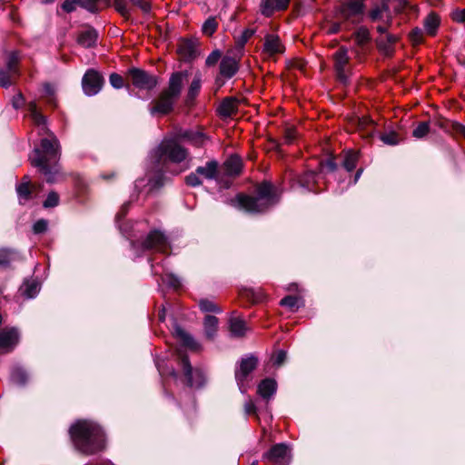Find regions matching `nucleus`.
I'll list each match as a JSON object with an SVG mask.
<instances>
[{
	"instance_id": "nucleus-1",
	"label": "nucleus",
	"mask_w": 465,
	"mask_h": 465,
	"mask_svg": "<svg viewBox=\"0 0 465 465\" xmlns=\"http://www.w3.org/2000/svg\"><path fill=\"white\" fill-rule=\"evenodd\" d=\"M27 110L34 124L48 134V136L42 138L40 144L35 147L29 160L31 164L36 167L45 177L47 183H54L61 173L59 164L61 156L60 143L57 137L48 131L46 117L39 112L35 101H31L27 104Z\"/></svg>"
},
{
	"instance_id": "nucleus-2",
	"label": "nucleus",
	"mask_w": 465,
	"mask_h": 465,
	"mask_svg": "<svg viewBox=\"0 0 465 465\" xmlns=\"http://www.w3.org/2000/svg\"><path fill=\"white\" fill-rule=\"evenodd\" d=\"M69 431L76 450L83 454L93 455L104 448V433L102 428L92 420H77Z\"/></svg>"
},
{
	"instance_id": "nucleus-3",
	"label": "nucleus",
	"mask_w": 465,
	"mask_h": 465,
	"mask_svg": "<svg viewBox=\"0 0 465 465\" xmlns=\"http://www.w3.org/2000/svg\"><path fill=\"white\" fill-rule=\"evenodd\" d=\"M255 196L239 194L237 203L240 208L251 213H262L277 203L276 190L269 182L260 183Z\"/></svg>"
},
{
	"instance_id": "nucleus-4",
	"label": "nucleus",
	"mask_w": 465,
	"mask_h": 465,
	"mask_svg": "<svg viewBox=\"0 0 465 465\" xmlns=\"http://www.w3.org/2000/svg\"><path fill=\"white\" fill-rule=\"evenodd\" d=\"M186 75L185 72L172 74L168 87L160 94L158 99L153 102V105L150 108L151 114L165 115L173 110V106L182 93L183 80Z\"/></svg>"
},
{
	"instance_id": "nucleus-5",
	"label": "nucleus",
	"mask_w": 465,
	"mask_h": 465,
	"mask_svg": "<svg viewBox=\"0 0 465 465\" xmlns=\"http://www.w3.org/2000/svg\"><path fill=\"white\" fill-rule=\"evenodd\" d=\"M362 15V0H345L339 7V22L333 23L328 32L330 34H337L342 29L349 30L353 25L361 21Z\"/></svg>"
},
{
	"instance_id": "nucleus-6",
	"label": "nucleus",
	"mask_w": 465,
	"mask_h": 465,
	"mask_svg": "<svg viewBox=\"0 0 465 465\" xmlns=\"http://www.w3.org/2000/svg\"><path fill=\"white\" fill-rule=\"evenodd\" d=\"M179 140L168 139L163 141L158 147L152 153L151 157L154 159L156 167L159 171L163 170L165 160L172 163H180L184 161L188 155L186 148L178 143Z\"/></svg>"
},
{
	"instance_id": "nucleus-7",
	"label": "nucleus",
	"mask_w": 465,
	"mask_h": 465,
	"mask_svg": "<svg viewBox=\"0 0 465 465\" xmlns=\"http://www.w3.org/2000/svg\"><path fill=\"white\" fill-rule=\"evenodd\" d=\"M134 249L141 248L143 251H154L166 253L170 250L167 236L160 230H152L140 242H132Z\"/></svg>"
},
{
	"instance_id": "nucleus-8",
	"label": "nucleus",
	"mask_w": 465,
	"mask_h": 465,
	"mask_svg": "<svg viewBox=\"0 0 465 465\" xmlns=\"http://www.w3.org/2000/svg\"><path fill=\"white\" fill-rule=\"evenodd\" d=\"M219 174V163L216 160L208 161L205 165L198 166L195 172L185 177V183L191 187H197L203 183V179L216 180Z\"/></svg>"
},
{
	"instance_id": "nucleus-9",
	"label": "nucleus",
	"mask_w": 465,
	"mask_h": 465,
	"mask_svg": "<svg viewBox=\"0 0 465 465\" xmlns=\"http://www.w3.org/2000/svg\"><path fill=\"white\" fill-rule=\"evenodd\" d=\"M257 364L258 359L253 355H247L239 361V367L235 369V380L242 393L246 392L248 378Z\"/></svg>"
},
{
	"instance_id": "nucleus-10",
	"label": "nucleus",
	"mask_w": 465,
	"mask_h": 465,
	"mask_svg": "<svg viewBox=\"0 0 465 465\" xmlns=\"http://www.w3.org/2000/svg\"><path fill=\"white\" fill-rule=\"evenodd\" d=\"M180 364L186 378L187 385L193 388H201L206 381L205 373L203 370L193 369L186 355L179 352Z\"/></svg>"
},
{
	"instance_id": "nucleus-11",
	"label": "nucleus",
	"mask_w": 465,
	"mask_h": 465,
	"mask_svg": "<svg viewBox=\"0 0 465 465\" xmlns=\"http://www.w3.org/2000/svg\"><path fill=\"white\" fill-rule=\"evenodd\" d=\"M127 75L132 84L138 89L151 91L158 84L157 76L140 68H130L127 72Z\"/></svg>"
},
{
	"instance_id": "nucleus-12",
	"label": "nucleus",
	"mask_w": 465,
	"mask_h": 465,
	"mask_svg": "<svg viewBox=\"0 0 465 465\" xmlns=\"http://www.w3.org/2000/svg\"><path fill=\"white\" fill-rule=\"evenodd\" d=\"M175 139L184 141L194 147H203L209 140L208 135L201 127L196 128H180L175 132Z\"/></svg>"
},
{
	"instance_id": "nucleus-13",
	"label": "nucleus",
	"mask_w": 465,
	"mask_h": 465,
	"mask_svg": "<svg viewBox=\"0 0 465 465\" xmlns=\"http://www.w3.org/2000/svg\"><path fill=\"white\" fill-rule=\"evenodd\" d=\"M262 459L270 465H289L291 461L290 450L286 444L278 443L264 453Z\"/></svg>"
},
{
	"instance_id": "nucleus-14",
	"label": "nucleus",
	"mask_w": 465,
	"mask_h": 465,
	"mask_svg": "<svg viewBox=\"0 0 465 465\" xmlns=\"http://www.w3.org/2000/svg\"><path fill=\"white\" fill-rule=\"evenodd\" d=\"M334 69L337 79L346 84L349 80L348 64L350 57L348 55V49L344 46L340 47L333 54Z\"/></svg>"
},
{
	"instance_id": "nucleus-15",
	"label": "nucleus",
	"mask_w": 465,
	"mask_h": 465,
	"mask_svg": "<svg viewBox=\"0 0 465 465\" xmlns=\"http://www.w3.org/2000/svg\"><path fill=\"white\" fill-rule=\"evenodd\" d=\"M103 84V76L94 69H88L82 79L84 93L88 96L98 94Z\"/></svg>"
},
{
	"instance_id": "nucleus-16",
	"label": "nucleus",
	"mask_w": 465,
	"mask_h": 465,
	"mask_svg": "<svg viewBox=\"0 0 465 465\" xmlns=\"http://www.w3.org/2000/svg\"><path fill=\"white\" fill-rule=\"evenodd\" d=\"M18 331L15 328H5L0 331V352H8L17 344Z\"/></svg>"
},
{
	"instance_id": "nucleus-17",
	"label": "nucleus",
	"mask_w": 465,
	"mask_h": 465,
	"mask_svg": "<svg viewBox=\"0 0 465 465\" xmlns=\"http://www.w3.org/2000/svg\"><path fill=\"white\" fill-rule=\"evenodd\" d=\"M285 47L277 35L267 34L264 37L262 53L268 56L282 54Z\"/></svg>"
},
{
	"instance_id": "nucleus-18",
	"label": "nucleus",
	"mask_w": 465,
	"mask_h": 465,
	"mask_svg": "<svg viewBox=\"0 0 465 465\" xmlns=\"http://www.w3.org/2000/svg\"><path fill=\"white\" fill-rule=\"evenodd\" d=\"M399 39L400 36L398 35L389 33L384 35H379L376 39V44L383 54L391 56L394 53L395 45Z\"/></svg>"
},
{
	"instance_id": "nucleus-19",
	"label": "nucleus",
	"mask_w": 465,
	"mask_h": 465,
	"mask_svg": "<svg viewBox=\"0 0 465 465\" xmlns=\"http://www.w3.org/2000/svg\"><path fill=\"white\" fill-rule=\"evenodd\" d=\"M220 75L225 79H231L233 77L239 70V60L225 55L222 58L220 63Z\"/></svg>"
},
{
	"instance_id": "nucleus-20",
	"label": "nucleus",
	"mask_w": 465,
	"mask_h": 465,
	"mask_svg": "<svg viewBox=\"0 0 465 465\" xmlns=\"http://www.w3.org/2000/svg\"><path fill=\"white\" fill-rule=\"evenodd\" d=\"M276 390V381L272 379L267 378L259 383L257 392L262 398L269 401L275 394Z\"/></svg>"
},
{
	"instance_id": "nucleus-21",
	"label": "nucleus",
	"mask_w": 465,
	"mask_h": 465,
	"mask_svg": "<svg viewBox=\"0 0 465 465\" xmlns=\"http://www.w3.org/2000/svg\"><path fill=\"white\" fill-rule=\"evenodd\" d=\"M98 34L95 29L88 27L80 32L77 37V42L84 48H90L95 45Z\"/></svg>"
},
{
	"instance_id": "nucleus-22",
	"label": "nucleus",
	"mask_w": 465,
	"mask_h": 465,
	"mask_svg": "<svg viewBox=\"0 0 465 465\" xmlns=\"http://www.w3.org/2000/svg\"><path fill=\"white\" fill-rule=\"evenodd\" d=\"M238 111V100L227 97L222 101L218 107V114L223 117H231Z\"/></svg>"
},
{
	"instance_id": "nucleus-23",
	"label": "nucleus",
	"mask_w": 465,
	"mask_h": 465,
	"mask_svg": "<svg viewBox=\"0 0 465 465\" xmlns=\"http://www.w3.org/2000/svg\"><path fill=\"white\" fill-rule=\"evenodd\" d=\"M440 25V18L434 12H430L423 21L424 31L430 36L436 35Z\"/></svg>"
},
{
	"instance_id": "nucleus-24",
	"label": "nucleus",
	"mask_w": 465,
	"mask_h": 465,
	"mask_svg": "<svg viewBox=\"0 0 465 465\" xmlns=\"http://www.w3.org/2000/svg\"><path fill=\"white\" fill-rule=\"evenodd\" d=\"M229 329L231 334L234 337H242L247 331L245 322L242 318L234 315H232L229 320Z\"/></svg>"
},
{
	"instance_id": "nucleus-25",
	"label": "nucleus",
	"mask_w": 465,
	"mask_h": 465,
	"mask_svg": "<svg viewBox=\"0 0 465 465\" xmlns=\"http://www.w3.org/2000/svg\"><path fill=\"white\" fill-rule=\"evenodd\" d=\"M21 259L20 253L15 249H0V267L6 268L13 262L20 261Z\"/></svg>"
},
{
	"instance_id": "nucleus-26",
	"label": "nucleus",
	"mask_w": 465,
	"mask_h": 465,
	"mask_svg": "<svg viewBox=\"0 0 465 465\" xmlns=\"http://www.w3.org/2000/svg\"><path fill=\"white\" fill-rule=\"evenodd\" d=\"M35 186H31V182L28 176L23 178V182L16 186V193L20 203L26 202L30 199Z\"/></svg>"
},
{
	"instance_id": "nucleus-27",
	"label": "nucleus",
	"mask_w": 465,
	"mask_h": 465,
	"mask_svg": "<svg viewBox=\"0 0 465 465\" xmlns=\"http://www.w3.org/2000/svg\"><path fill=\"white\" fill-rule=\"evenodd\" d=\"M174 333L183 347L193 351H197L199 349V344L195 341V340L182 328L176 327Z\"/></svg>"
},
{
	"instance_id": "nucleus-28",
	"label": "nucleus",
	"mask_w": 465,
	"mask_h": 465,
	"mask_svg": "<svg viewBox=\"0 0 465 465\" xmlns=\"http://www.w3.org/2000/svg\"><path fill=\"white\" fill-rule=\"evenodd\" d=\"M242 160L240 157L233 155L231 156L225 163H224V169L225 173L228 175L235 176L240 174L242 171Z\"/></svg>"
},
{
	"instance_id": "nucleus-29",
	"label": "nucleus",
	"mask_w": 465,
	"mask_h": 465,
	"mask_svg": "<svg viewBox=\"0 0 465 465\" xmlns=\"http://www.w3.org/2000/svg\"><path fill=\"white\" fill-rule=\"evenodd\" d=\"M203 325L206 337L208 339H213L218 330V319L213 315H206Z\"/></svg>"
},
{
	"instance_id": "nucleus-30",
	"label": "nucleus",
	"mask_w": 465,
	"mask_h": 465,
	"mask_svg": "<svg viewBox=\"0 0 465 465\" xmlns=\"http://www.w3.org/2000/svg\"><path fill=\"white\" fill-rule=\"evenodd\" d=\"M21 60V55L18 51H12L7 54L6 61H5V68L8 69L11 73L20 74L18 64Z\"/></svg>"
},
{
	"instance_id": "nucleus-31",
	"label": "nucleus",
	"mask_w": 465,
	"mask_h": 465,
	"mask_svg": "<svg viewBox=\"0 0 465 465\" xmlns=\"http://www.w3.org/2000/svg\"><path fill=\"white\" fill-rule=\"evenodd\" d=\"M130 4L131 1L129 0H114L115 11L125 20H129L132 17L133 8L130 6Z\"/></svg>"
},
{
	"instance_id": "nucleus-32",
	"label": "nucleus",
	"mask_w": 465,
	"mask_h": 465,
	"mask_svg": "<svg viewBox=\"0 0 465 465\" xmlns=\"http://www.w3.org/2000/svg\"><path fill=\"white\" fill-rule=\"evenodd\" d=\"M358 129L363 133L364 136H371L374 132V122L369 117L359 118Z\"/></svg>"
},
{
	"instance_id": "nucleus-33",
	"label": "nucleus",
	"mask_w": 465,
	"mask_h": 465,
	"mask_svg": "<svg viewBox=\"0 0 465 465\" xmlns=\"http://www.w3.org/2000/svg\"><path fill=\"white\" fill-rule=\"evenodd\" d=\"M11 381L18 386H23L27 382L28 375L24 369L16 367L11 372Z\"/></svg>"
},
{
	"instance_id": "nucleus-34",
	"label": "nucleus",
	"mask_w": 465,
	"mask_h": 465,
	"mask_svg": "<svg viewBox=\"0 0 465 465\" xmlns=\"http://www.w3.org/2000/svg\"><path fill=\"white\" fill-rule=\"evenodd\" d=\"M78 2V6L87 10L90 13L95 14L100 11L99 1L100 0H76ZM110 3L109 0H106V5Z\"/></svg>"
},
{
	"instance_id": "nucleus-35",
	"label": "nucleus",
	"mask_w": 465,
	"mask_h": 465,
	"mask_svg": "<svg viewBox=\"0 0 465 465\" xmlns=\"http://www.w3.org/2000/svg\"><path fill=\"white\" fill-rule=\"evenodd\" d=\"M354 40L357 45L363 47L370 41L369 30L365 27H360L354 33Z\"/></svg>"
},
{
	"instance_id": "nucleus-36",
	"label": "nucleus",
	"mask_w": 465,
	"mask_h": 465,
	"mask_svg": "<svg viewBox=\"0 0 465 465\" xmlns=\"http://www.w3.org/2000/svg\"><path fill=\"white\" fill-rule=\"evenodd\" d=\"M44 96L46 98V103L55 107L56 106V97H55V89L54 86L49 83H45L43 85Z\"/></svg>"
},
{
	"instance_id": "nucleus-37",
	"label": "nucleus",
	"mask_w": 465,
	"mask_h": 465,
	"mask_svg": "<svg viewBox=\"0 0 465 465\" xmlns=\"http://www.w3.org/2000/svg\"><path fill=\"white\" fill-rule=\"evenodd\" d=\"M218 28V22L214 16H210L206 19V21L203 24L202 32L203 35L211 36L213 35Z\"/></svg>"
},
{
	"instance_id": "nucleus-38",
	"label": "nucleus",
	"mask_w": 465,
	"mask_h": 465,
	"mask_svg": "<svg viewBox=\"0 0 465 465\" xmlns=\"http://www.w3.org/2000/svg\"><path fill=\"white\" fill-rule=\"evenodd\" d=\"M358 153L353 151H348L344 155L343 166L348 172H351L357 164Z\"/></svg>"
},
{
	"instance_id": "nucleus-39",
	"label": "nucleus",
	"mask_w": 465,
	"mask_h": 465,
	"mask_svg": "<svg viewBox=\"0 0 465 465\" xmlns=\"http://www.w3.org/2000/svg\"><path fill=\"white\" fill-rule=\"evenodd\" d=\"M260 11L266 17L272 16L276 12L275 0H261Z\"/></svg>"
},
{
	"instance_id": "nucleus-40",
	"label": "nucleus",
	"mask_w": 465,
	"mask_h": 465,
	"mask_svg": "<svg viewBox=\"0 0 465 465\" xmlns=\"http://www.w3.org/2000/svg\"><path fill=\"white\" fill-rule=\"evenodd\" d=\"M201 84H202L201 76L196 75L193 78V80L192 81V83L189 86V89H188V94H187L188 101L193 100L198 95L200 89H201Z\"/></svg>"
},
{
	"instance_id": "nucleus-41",
	"label": "nucleus",
	"mask_w": 465,
	"mask_h": 465,
	"mask_svg": "<svg viewBox=\"0 0 465 465\" xmlns=\"http://www.w3.org/2000/svg\"><path fill=\"white\" fill-rule=\"evenodd\" d=\"M256 30L252 28L245 29L240 35L235 37L236 46L243 49L249 39L255 34Z\"/></svg>"
},
{
	"instance_id": "nucleus-42",
	"label": "nucleus",
	"mask_w": 465,
	"mask_h": 465,
	"mask_svg": "<svg viewBox=\"0 0 465 465\" xmlns=\"http://www.w3.org/2000/svg\"><path fill=\"white\" fill-rule=\"evenodd\" d=\"M14 76H18L16 74L11 73L6 68H0V86L3 88H8L12 85V78Z\"/></svg>"
},
{
	"instance_id": "nucleus-43",
	"label": "nucleus",
	"mask_w": 465,
	"mask_h": 465,
	"mask_svg": "<svg viewBox=\"0 0 465 465\" xmlns=\"http://www.w3.org/2000/svg\"><path fill=\"white\" fill-rule=\"evenodd\" d=\"M38 292H39V285L36 282L32 281V282H25L24 283L23 292L25 297L30 298V299L34 298L36 296Z\"/></svg>"
},
{
	"instance_id": "nucleus-44",
	"label": "nucleus",
	"mask_w": 465,
	"mask_h": 465,
	"mask_svg": "<svg viewBox=\"0 0 465 465\" xmlns=\"http://www.w3.org/2000/svg\"><path fill=\"white\" fill-rule=\"evenodd\" d=\"M280 304L289 308L292 312H295L300 307V299L296 296L288 295L281 300Z\"/></svg>"
},
{
	"instance_id": "nucleus-45",
	"label": "nucleus",
	"mask_w": 465,
	"mask_h": 465,
	"mask_svg": "<svg viewBox=\"0 0 465 465\" xmlns=\"http://www.w3.org/2000/svg\"><path fill=\"white\" fill-rule=\"evenodd\" d=\"M200 309L204 312H221L222 310L214 303L213 301L203 299L199 302Z\"/></svg>"
},
{
	"instance_id": "nucleus-46",
	"label": "nucleus",
	"mask_w": 465,
	"mask_h": 465,
	"mask_svg": "<svg viewBox=\"0 0 465 465\" xmlns=\"http://www.w3.org/2000/svg\"><path fill=\"white\" fill-rule=\"evenodd\" d=\"M430 132L429 122H420L416 128L412 131L413 137L421 139L425 137Z\"/></svg>"
},
{
	"instance_id": "nucleus-47",
	"label": "nucleus",
	"mask_w": 465,
	"mask_h": 465,
	"mask_svg": "<svg viewBox=\"0 0 465 465\" xmlns=\"http://www.w3.org/2000/svg\"><path fill=\"white\" fill-rule=\"evenodd\" d=\"M317 174L314 172H307L302 177L300 178L299 183L304 188H307L309 191H312L311 183L316 182Z\"/></svg>"
},
{
	"instance_id": "nucleus-48",
	"label": "nucleus",
	"mask_w": 465,
	"mask_h": 465,
	"mask_svg": "<svg viewBox=\"0 0 465 465\" xmlns=\"http://www.w3.org/2000/svg\"><path fill=\"white\" fill-rule=\"evenodd\" d=\"M163 283L173 289H178L181 286L180 279L172 273H165L161 276Z\"/></svg>"
},
{
	"instance_id": "nucleus-49",
	"label": "nucleus",
	"mask_w": 465,
	"mask_h": 465,
	"mask_svg": "<svg viewBox=\"0 0 465 465\" xmlns=\"http://www.w3.org/2000/svg\"><path fill=\"white\" fill-rule=\"evenodd\" d=\"M381 140L389 145H396L399 143L398 134L394 132L386 133L381 135Z\"/></svg>"
},
{
	"instance_id": "nucleus-50",
	"label": "nucleus",
	"mask_w": 465,
	"mask_h": 465,
	"mask_svg": "<svg viewBox=\"0 0 465 465\" xmlns=\"http://www.w3.org/2000/svg\"><path fill=\"white\" fill-rule=\"evenodd\" d=\"M59 203V196L56 193L51 192L48 193L45 201L44 202L45 208L55 207Z\"/></svg>"
},
{
	"instance_id": "nucleus-51",
	"label": "nucleus",
	"mask_w": 465,
	"mask_h": 465,
	"mask_svg": "<svg viewBox=\"0 0 465 465\" xmlns=\"http://www.w3.org/2000/svg\"><path fill=\"white\" fill-rule=\"evenodd\" d=\"M296 137H297V132H296L295 128L286 127L284 129L283 139H284L285 143H287V144L292 143L296 140Z\"/></svg>"
},
{
	"instance_id": "nucleus-52",
	"label": "nucleus",
	"mask_w": 465,
	"mask_h": 465,
	"mask_svg": "<svg viewBox=\"0 0 465 465\" xmlns=\"http://www.w3.org/2000/svg\"><path fill=\"white\" fill-rule=\"evenodd\" d=\"M287 353L285 351L280 350L274 355L272 356V362L274 366H281L286 360Z\"/></svg>"
},
{
	"instance_id": "nucleus-53",
	"label": "nucleus",
	"mask_w": 465,
	"mask_h": 465,
	"mask_svg": "<svg viewBox=\"0 0 465 465\" xmlns=\"http://www.w3.org/2000/svg\"><path fill=\"white\" fill-rule=\"evenodd\" d=\"M411 41L413 45H420L423 39V30L420 28H414L410 34Z\"/></svg>"
},
{
	"instance_id": "nucleus-54",
	"label": "nucleus",
	"mask_w": 465,
	"mask_h": 465,
	"mask_svg": "<svg viewBox=\"0 0 465 465\" xmlns=\"http://www.w3.org/2000/svg\"><path fill=\"white\" fill-rule=\"evenodd\" d=\"M109 82L111 85L116 89H120L124 86V78L116 73L110 74Z\"/></svg>"
},
{
	"instance_id": "nucleus-55",
	"label": "nucleus",
	"mask_w": 465,
	"mask_h": 465,
	"mask_svg": "<svg viewBox=\"0 0 465 465\" xmlns=\"http://www.w3.org/2000/svg\"><path fill=\"white\" fill-rule=\"evenodd\" d=\"M221 52L219 50H213L206 58L205 64L207 66H213L218 63L221 59Z\"/></svg>"
},
{
	"instance_id": "nucleus-56",
	"label": "nucleus",
	"mask_w": 465,
	"mask_h": 465,
	"mask_svg": "<svg viewBox=\"0 0 465 465\" xmlns=\"http://www.w3.org/2000/svg\"><path fill=\"white\" fill-rule=\"evenodd\" d=\"M47 225H48V223L46 220L40 219L34 223L33 231L36 234L43 233L46 231Z\"/></svg>"
},
{
	"instance_id": "nucleus-57",
	"label": "nucleus",
	"mask_w": 465,
	"mask_h": 465,
	"mask_svg": "<svg viewBox=\"0 0 465 465\" xmlns=\"http://www.w3.org/2000/svg\"><path fill=\"white\" fill-rule=\"evenodd\" d=\"M25 104V99L22 93H18L12 98V105L15 109H20Z\"/></svg>"
},
{
	"instance_id": "nucleus-58",
	"label": "nucleus",
	"mask_w": 465,
	"mask_h": 465,
	"mask_svg": "<svg viewBox=\"0 0 465 465\" xmlns=\"http://www.w3.org/2000/svg\"><path fill=\"white\" fill-rule=\"evenodd\" d=\"M78 6V2L76 0H65L62 4V9L66 13H72Z\"/></svg>"
},
{
	"instance_id": "nucleus-59",
	"label": "nucleus",
	"mask_w": 465,
	"mask_h": 465,
	"mask_svg": "<svg viewBox=\"0 0 465 465\" xmlns=\"http://www.w3.org/2000/svg\"><path fill=\"white\" fill-rule=\"evenodd\" d=\"M390 26H391V22L388 20L386 22H382L381 24L378 25L376 26V30L380 34V35H384L391 33L389 31Z\"/></svg>"
},
{
	"instance_id": "nucleus-60",
	"label": "nucleus",
	"mask_w": 465,
	"mask_h": 465,
	"mask_svg": "<svg viewBox=\"0 0 465 465\" xmlns=\"http://www.w3.org/2000/svg\"><path fill=\"white\" fill-rule=\"evenodd\" d=\"M451 18L453 19V21L455 22H458V23H462L465 21V9H458V10H455L452 14H451Z\"/></svg>"
},
{
	"instance_id": "nucleus-61",
	"label": "nucleus",
	"mask_w": 465,
	"mask_h": 465,
	"mask_svg": "<svg viewBox=\"0 0 465 465\" xmlns=\"http://www.w3.org/2000/svg\"><path fill=\"white\" fill-rule=\"evenodd\" d=\"M383 13V9L380 7H376L370 12V17L372 21H378L381 18Z\"/></svg>"
},
{
	"instance_id": "nucleus-62",
	"label": "nucleus",
	"mask_w": 465,
	"mask_h": 465,
	"mask_svg": "<svg viewBox=\"0 0 465 465\" xmlns=\"http://www.w3.org/2000/svg\"><path fill=\"white\" fill-rule=\"evenodd\" d=\"M244 410L246 414L248 415L256 414V406L252 400H249L248 401L245 402Z\"/></svg>"
},
{
	"instance_id": "nucleus-63",
	"label": "nucleus",
	"mask_w": 465,
	"mask_h": 465,
	"mask_svg": "<svg viewBox=\"0 0 465 465\" xmlns=\"http://www.w3.org/2000/svg\"><path fill=\"white\" fill-rule=\"evenodd\" d=\"M129 204V203H124L123 206L121 207V210L116 213L115 219L117 222H119L125 216V214L128 212Z\"/></svg>"
},
{
	"instance_id": "nucleus-64",
	"label": "nucleus",
	"mask_w": 465,
	"mask_h": 465,
	"mask_svg": "<svg viewBox=\"0 0 465 465\" xmlns=\"http://www.w3.org/2000/svg\"><path fill=\"white\" fill-rule=\"evenodd\" d=\"M452 129L457 134H460L465 138V125L455 123L452 125Z\"/></svg>"
}]
</instances>
